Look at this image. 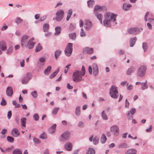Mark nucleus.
<instances>
[{
    "mask_svg": "<svg viewBox=\"0 0 154 154\" xmlns=\"http://www.w3.org/2000/svg\"><path fill=\"white\" fill-rule=\"evenodd\" d=\"M131 6V4L124 3L123 5L122 9L125 11H127L130 10Z\"/></svg>",
    "mask_w": 154,
    "mask_h": 154,
    "instance_id": "26",
    "label": "nucleus"
},
{
    "mask_svg": "<svg viewBox=\"0 0 154 154\" xmlns=\"http://www.w3.org/2000/svg\"><path fill=\"white\" fill-rule=\"evenodd\" d=\"M149 11H147L146 13L145 17H144V20L146 22H147V21H148L149 22L151 23L152 21H153L154 19L153 18H149L147 19V17L149 16Z\"/></svg>",
    "mask_w": 154,
    "mask_h": 154,
    "instance_id": "24",
    "label": "nucleus"
},
{
    "mask_svg": "<svg viewBox=\"0 0 154 154\" xmlns=\"http://www.w3.org/2000/svg\"><path fill=\"white\" fill-rule=\"evenodd\" d=\"M107 140V138L105 135L103 134L102 135L100 138V141L102 143H104Z\"/></svg>",
    "mask_w": 154,
    "mask_h": 154,
    "instance_id": "32",
    "label": "nucleus"
},
{
    "mask_svg": "<svg viewBox=\"0 0 154 154\" xmlns=\"http://www.w3.org/2000/svg\"><path fill=\"white\" fill-rule=\"evenodd\" d=\"M75 112V115L77 116H80L81 112L80 106H78L76 107Z\"/></svg>",
    "mask_w": 154,
    "mask_h": 154,
    "instance_id": "28",
    "label": "nucleus"
},
{
    "mask_svg": "<svg viewBox=\"0 0 154 154\" xmlns=\"http://www.w3.org/2000/svg\"><path fill=\"white\" fill-rule=\"evenodd\" d=\"M34 38H32L30 39L28 41L27 44L25 45V47L29 49H32L34 46L35 45V42H33V41L34 40Z\"/></svg>",
    "mask_w": 154,
    "mask_h": 154,
    "instance_id": "9",
    "label": "nucleus"
},
{
    "mask_svg": "<svg viewBox=\"0 0 154 154\" xmlns=\"http://www.w3.org/2000/svg\"><path fill=\"white\" fill-rule=\"evenodd\" d=\"M61 28L60 26H57L55 28V32L54 35L55 36L59 35L61 33Z\"/></svg>",
    "mask_w": 154,
    "mask_h": 154,
    "instance_id": "25",
    "label": "nucleus"
},
{
    "mask_svg": "<svg viewBox=\"0 0 154 154\" xmlns=\"http://www.w3.org/2000/svg\"><path fill=\"white\" fill-rule=\"evenodd\" d=\"M33 117L35 120L37 121L39 119V116L38 114L35 113L33 115Z\"/></svg>",
    "mask_w": 154,
    "mask_h": 154,
    "instance_id": "55",
    "label": "nucleus"
},
{
    "mask_svg": "<svg viewBox=\"0 0 154 154\" xmlns=\"http://www.w3.org/2000/svg\"><path fill=\"white\" fill-rule=\"evenodd\" d=\"M59 70V68H57L55 72H53L50 76V78L52 79L57 74Z\"/></svg>",
    "mask_w": 154,
    "mask_h": 154,
    "instance_id": "37",
    "label": "nucleus"
},
{
    "mask_svg": "<svg viewBox=\"0 0 154 154\" xmlns=\"http://www.w3.org/2000/svg\"><path fill=\"white\" fill-rule=\"evenodd\" d=\"M95 151L93 148H88L87 150L86 154H95Z\"/></svg>",
    "mask_w": 154,
    "mask_h": 154,
    "instance_id": "39",
    "label": "nucleus"
},
{
    "mask_svg": "<svg viewBox=\"0 0 154 154\" xmlns=\"http://www.w3.org/2000/svg\"><path fill=\"white\" fill-rule=\"evenodd\" d=\"M128 32L131 34H137L140 32L139 29L137 27L130 28L128 29Z\"/></svg>",
    "mask_w": 154,
    "mask_h": 154,
    "instance_id": "12",
    "label": "nucleus"
},
{
    "mask_svg": "<svg viewBox=\"0 0 154 154\" xmlns=\"http://www.w3.org/2000/svg\"><path fill=\"white\" fill-rule=\"evenodd\" d=\"M89 140L91 142L93 141L94 145H97L98 143L99 139L97 136H95L94 137L93 135H92L89 138Z\"/></svg>",
    "mask_w": 154,
    "mask_h": 154,
    "instance_id": "18",
    "label": "nucleus"
},
{
    "mask_svg": "<svg viewBox=\"0 0 154 154\" xmlns=\"http://www.w3.org/2000/svg\"><path fill=\"white\" fill-rule=\"evenodd\" d=\"M137 152V150L134 149H129L128 150L125 154H135Z\"/></svg>",
    "mask_w": 154,
    "mask_h": 154,
    "instance_id": "30",
    "label": "nucleus"
},
{
    "mask_svg": "<svg viewBox=\"0 0 154 154\" xmlns=\"http://www.w3.org/2000/svg\"><path fill=\"white\" fill-rule=\"evenodd\" d=\"M33 141L35 143L37 144H39L41 142V141L39 139L35 137L33 138Z\"/></svg>",
    "mask_w": 154,
    "mask_h": 154,
    "instance_id": "56",
    "label": "nucleus"
},
{
    "mask_svg": "<svg viewBox=\"0 0 154 154\" xmlns=\"http://www.w3.org/2000/svg\"><path fill=\"white\" fill-rule=\"evenodd\" d=\"M136 111L135 108H132L130 110L127 112V115L128 119V120H131L133 119V116L135 113Z\"/></svg>",
    "mask_w": 154,
    "mask_h": 154,
    "instance_id": "11",
    "label": "nucleus"
},
{
    "mask_svg": "<svg viewBox=\"0 0 154 154\" xmlns=\"http://www.w3.org/2000/svg\"><path fill=\"white\" fill-rule=\"evenodd\" d=\"M46 18V16H44L42 17H41L39 21L40 22H42L44 21Z\"/></svg>",
    "mask_w": 154,
    "mask_h": 154,
    "instance_id": "64",
    "label": "nucleus"
},
{
    "mask_svg": "<svg viewBox=\"0 0 154 154\" xmlns=\"http://www.w3.org/2000/svg\"><path fill=\"white\" fill-rule=\"evenodd\" d=\"M80 34L81 37H85L86 35V33L82 28L81 29Z\"/></svg>",
    "mask_w": 154,
    "mask_h": 154,
    "instance_id": "51",
    "label": "nucleus"
},
{
    "mask_svg": "<svg viewBox=\"0 0 154 154\" xmlns=\"http://www.w3.org/2000/svg\"><path fill=\"white\" fill-rule=\"evenodd\" d=\"M106 9L104 6H100L98 5H96L94 8L93 14L99 20L101 24L102 23L103 15L99 13V11H102Z\"/></svg>",
    "mask_w": 154,
    "mask_h": 154,
    "instance_id": "2",
    "label": "nucleus"
},
{
    "mask_svg": "<svg viewBox=\"0 0 154 154\" xmlns=\"http://www.w3.org/2000/svg\"><path fill=\"white\" fill-rule=\"evenodd\" d=\"M70 132L69 131H66L61 135L60 140L62 141H66L70 137Z\"/></svg>",
    "mask_w": 154,
    "mask_h": 154,
    "instance_id": "8",
    "label": "nucleus"
},
{
    "mask_svg": "<svg viewBox=\"0 0 154 154\" xmlns=\"http://www.w3.org/2000/svg\"><path fill=\"white\" fill-rule=\"evenodd\" d=\"M119 127L116 125L112 126L110 128L111 131L113 133L115 136H117L119 135Z\"/></svg>",
    "mask_w": 154,
    "mask_h": 154,
    "instance_id": "15",
    "label": "nucleus"
},
{
    "mask_svg": "<svg viewBox=\"0 0 154 154\" xmlns=\"http://www.w3.org/2000/svg\"><path fill=\"white\" fill-rule=\"evenodd\" d=\"M137 40L136 37H135L131 38L130 39L129 42L130 47H133L134 46L137 41Z\"/></svg>",
    "mask_w": 154,
    "mask_h": 154,
    "instance_id": "27",
    "label": "nucleus"
},
{
    "mask_svg": "<svg viewBox=\"0 0 154 154\" xmlns=\"http://www.w3.org/2000/svg\"><path fill=\"white\" fill-rule=\"evenodd\" d=\"M7 26L6 25L4 24L1 30L2 31L5 30H6L7 29Z\"/></svg>",
    "mask_w": 154,
    "mask_h": 154,
    "instance_id": "63",
    "label": "nucleus"
},
{
    "mask_svg": "<svg viewBox=\"0 0 154 154\" xmlns=\"http://www.w3.org/2000/svg\"><path fill=\"white\" fill-rule=\"evenodd\" d=\"M81 71L78 70H75L73 72L72 75V80L74 82H79L83 81L84 79L82 76Z\"/></svg>",
    "mask_w": 154,
    "mask_h": 154,
    "instance_id": "3",
    "label": "nucleus"
},
{
    "mask_svg": "<svg viewBox=\"0 0 154 154\" xmlns=\"http://www.w3.org/2000/svg\"><path fill=\"white\" fill-rule=\"evenodd\" d=\"M101 115V117L103 120H106L108 119V117L106 114V111L105 110H103L102 112Z\"/></svg>",
    "mask_w": 154,
    "mask_h": 154,
    "instance_id": "29",
    "label": "nucleus"
},
{
    "mask_svg": "<svg viewBox=\"0 0 154 154\" xmlns=\"http://www.w3.org/2000/svg\"><path fill=\"white\" fill-rule=\"evenodd\" d=\"M52 67L51 66H48L44 71V74L46 75H48Z\"/></svg>",
    "mask_w": 154,
    "mask_h": 154,
    "instance_id": "31",
    "label": "nucleus"
},
{
    "mask_svg": "<svg viewBox=\"0 0 154 154\" xmlns=\"http://www.w3.org/2000/svg\"><path fill=\"white\" fill-rule=\"evenodd\" d=\"M69 36L70 39L74 40L76 38V35L75 33H72L70 34L69 35Z\"/></svg>",
    "mask_w": 154,
    "mask_h": 154,
    "instance_id": "43",
    "label": "nucleus"
},
{
    "mask_svg": "<svg viewBox=\"0 0 154 154\" xmlns=\"http://www.w3.org/2000/svg\"><path fill=\"white\" fill-rule=\"evenodd\" d=\"M7 50V45L6 42L4 41L0 42V54L2 53V51Z\"/></svg>",
    "mask_w": 154,
    "mask_h": 154,
    "instance_id": "13",
    "label": "nucleus"
},
{
    "mask_svg": "<svg viewBox=\"0 0 154 154\" xmlns=\"http://www.w3.org/2000/svg\"><path fill=\"white\" fill-rule=\"evenodd\" d=\"M26 122V118L25 117L22 118L20 119V122L21 123V126L25 127Z\"/></svg>",
    "mask_w": 154,
    "mask_h": 154,
    "instance_id": "36",
    "label": "nucleus"
},
{
    "mask_svg": "<svg viewBox=\"0 0 154 154\" xmlns=\"http://www.w3.org/2000/svg\"><path fill=\"white\" fill-rule=\"evenodd\" d=\"M29 38V37L27 35H25L22 37L21 41V45L23 47H24L25 45H26L25 44L26 43Z\"/></svg>",
    "mask_w": 154,
    "mask_h": 154,
    "instance_id": "16",
    "label": "nucleus"
},
{
    "mask_svg": "<svg viewBox=\"0 0 154 154\" xmlns=\"http://www.w3.org/2000/svg\"><path fill=\"white\" fill-rule=\"evenodd\" d=\"M95 2V1L93 0H90L87 1V4L88 6L90 8H92Z\"/></svg>",
    "mask_w": 154,
    "mask_h": 154,
    "instance_id": "38",
    "label": "nucleus"
},
{
    "mask_svg": "<svg viewBox=\"0 0 154 154\" xmlns=\"http://www.w3.org/2000/svg\"><path fill=\"white\" fill-rule=\"evenodd\" d=\"M109 91V94L113 98H117L119 95L118 92L117 90V87L116 86H112Z\"/></svg>",
    "mask_w": 154,
    "mask_h": 154,
    "instance_id": "4",
    "label": "nucleus"
},
{
    "mask_svg": "<svg viewBox=\"0 0 154 154\" xmlns=\"http://www.w3.org/2000/svg\"><path fill=\"white\" fill-rule=\"evenodd\" d=\"M94 52L93 48H90L89 47H86L84 48L83 50V52L84 53H87L88 54H91Z\"/></svg>",
    "mask_w": 154,
    "mask_h": 154,
    "instance_id": "17",
    "label": "nucleus"
},
{
    "mask_svg": "<svg viewBox=\"0 0 154 154\" xmlns=\"http://www.w3.org/2000/svg\"><path fill=\"white\" fill-rule=\"evenodd\" d=\"M65 149L67 151H71L72 149V144L70 142L66 143L64 146Z\"/></svg>",
    "mask_w": 154,
    "mask_h": 154,
    "instance_id": "22",
    "label": "nucleus"
},
{
    "mask_svg": "<svg viewBox=\"0 0 154 154\" xmlns=\"http://www.w3.org/2000/svg\"><path fill=\"white\" fill-rule=\"evenodd\" d=\"M146 67L145 65H142L138 69L137 71V75L140 77L144 76L146 73Z\"/></svg>",
    "mask_w": 154,
    "mask_h": 154,
    "instance_id": "5",
    "label": "nucleus"
},
{
    "mask_svg": "<svg viewBox=\"0 0 154 154\" xmlns=\"http://www.w3.org/2000/svg\"><path fill=\"white\" fill-rule=\"evenodd\" d=\"M72 43H69L67 45L64 52L66 55L68 57H69L71 54L72 50Z\"/></svg>",
    "mask_w": 154,
    "mask_h": 154,
    "instance_id": "6",
    "label": "nucleus"
},
{
    "mask_svg": "<svg viewBox=\"0 0 154 154\" xmlns=\"http://www.w3.org/2000/svg\"><path fill=\"white\" fill-rule=\"evenodd\" d=\"M31 74L29 73H27L26 75L22 79L21 82L23 84H26L28 83V81L31 78Z\"/></svg>",
    "mask_w": 154,
    "mask_h": 154,
    "instance_id": "14",
    "label": "nucleus"
},
{
    "mask_svg": "<svg viewBox=\"0 0 154 154\" xmlns=\"http://www.w3.org/2000/svg\"><path fill=\"white\" fill-rule=\"evenodd\" d=\"M59 109V107H54L52 111V114L54 115L57 114Z\"/></svg>",
    "mask_w": 154,
    "mask_h": 154,
    "instance_id": "44",
    "label": "nucleus"
},
{
    "mask_svg": "<svg viewBox=\"0 0 154 154\" xmlns=\"http://www.w3.org/2000/svg\"><path fill=\"white\" fill-rule=\"evenodd\" d=\"M46 61V59L45 58L43 57H40L38 60V63H39V62L43 63H44Z\"/></svg>",
    "mask_w": 154,
    "mask_h": 154,
    "instance_id": "54",
    "label": "nucleus"
},
{
    "mask_svg": "<svg viewBox=\"0 0 154 154\" xmlns=\"http://www.w3.org/2000/svg\"><path fill=\"white\" fill-rule=\"evenodd\" d=\"M142 48L144 52L147 50V44L146 43H143L142 45Z\"/></svg>",
    "mask_w": 154,
    "mask_h": 154,
    "instance_id": "49",
    "label": "nucleus"
},
{
    "mask_svg": "<svg viewBox=\"0 0 154 154\" xmlns=\"http://www.w3.org/2000/svg\"><path fill=\"white\" fill-rule=\"evenodd\" d=\"M64 11L61 9H59L57 11L56 15V17L55 18V20L57 21H60L63 18L64 15Z\"/></svg>",
    "mask_w": 154,
    "mask_h": 154,
    "instance_id": "7",
    "label": "nucleus"
},
{
    "mask_svg": "<svg viewBox=\"0 0 154 154\" xmlns=\"http://www.w3.org/2000/svg\"><path fill=\"white\" fill-rule=\"evenodd\" d=\"M49 28V26L48 23H45L43 25V31L44 32L48 31Z\"/></svg>",
    "mask_w": 154,
    "mask_h": 154,
    "instance_id": "34",
    "label": "nucleus"
},
{
    "mask_svg": "<svg viewBox=\"0 0 154 154\" xmlns=\"http://www.w3.org/2000/svg\"><path fill=\"white\" fill-rule=\"evenodd\" d=\"M136 70V68L135 67L132 66L129 68L127 70L126 72V74L127 75H130L134 72Z\"/></svg>",
    "mask_w": 154,
    "mask_h": 154,
    "instance_id": "19",
    "label": "nucleus"
},
{
    "mask_svg": "<svg viewBox=\"0 0 154 154\" xmlns=\"http://www.w3.org/2000/svg\"><path fill=\"white\" fill-rule=\"evenodd\" d=\"M12 116V113L11 111H9L8 112L7 114V117L8 119H10Z\"/></svg>",
    "mask_w": 154,
    "mask_h": 154,
    "instance_id": "60",
    "label": "nucleus"
},
{
    "mask_svg": "<svg viewBox=\"0 0 154 154\" xmlns=\"http://www.w3.org/2000/svg\"><path fill=\"white\" fill-rule=\"evenodd\" d=\"M7 95L8 96H11L13 94V91L12 88L11 86L8 87L6 90Z\"/></svg>",
    "mask_w": 154,
    "mask_h": 154,
    "instance_id": "23",
    "label": "nucleus"
},
{
    "mask_svg": "<svg viewBox=\"0 0 154 154\" xmlns=\"http://www.w3.org/2000/svg\"><path fill=\"white\" fill-rule=\"evenodd\" d=\"M129 103V102L128 101L127 99H126L125 100V107L126 108H128Z\"/></svg>",
    "mask_w": 154,
    "mask_h": 154,
    "instance_id": "62",
    "label": "nucleus"
},
{
    "mask_svg": "<svg viewBox=\"0 0 154 154\" xmlns=\"http://www.w3.org/2000/svg\"><path fill=\"white\" fill-rule=\"evenodd\" d=\"M31 94L33 97L35 99L36 98L38 97V94L36 91H34L32 92Z\"/></svg>",
    "mask_w": 154,
    "mask_h": 154,
    "instance_id": "47",
    "label": "nucleus"
},
{
    "mask_svg": "<svg viewBox=\"0 0 154 154\" xmlns=\"http://www.w3.org/2000/svg\"><path fill=\"white\" fill-rule=\"evenodd\" d=\"M61 53L62 51L59 50H57L55 51L54 55L56 59H57L59 57L60 55L61 54Z\"/></svg>",
    "mask_w": 154,
    "mask_h": 154,
    "instance_id": "35",
    "label": "nucleus"
},
{
    "mask_svg": "<svg viewBox=\"0 0 154 154\" xmlns=\"http://www.w3.org/2000/svg\"><path fill=\"white\" fill-rule=\"evenodd\" d=\"M66 88L68 89L71 90L73 88V87L69 83H68L67 84Z\"/></svg>",
    "mask_w": 154,
    "mask_h": 154,
    "instance_id": "61",
    "label": "nucleus"
},
{
    "mask_svg": "<svg viewBox=\"0 0 154 154\" xmlns=\"http://www.w3.org/2000/svg\"><path fill=\"white\" fill-rule=\"evenodd\" d=\"M23 20L20 18L18 17L16 19L15 21V22L17 24H18L21 23L22 22Z\"/></svg>",
    "mask_w": 154,
    "mask_h": 154,
    "instance_id": "48",
    "label": "nucleus"
},
{
    "mask_svg": "<svg viewBox=\"0 0 154 154\" xmlns=\"http://www.w3.org/2000/svg\"><path fill=\"white\" fill-rule=\"evenodd\" d=\"M11 134L13 136L15 137H18L20 134L18 129L16 128H14L12 129Z\"/></svg>",
    "mask_w": 154,
    "mask_h": 154,
    "instance_id": "21",
    "label": "nucleus"
},
{
    "mask_svg": "<svg viewBox=\"0 0 154 154\" xmlns=\"http://www.w3.org/2000/svg\"><path fill=\"white\" fill-rule=\"evenodd\" d=\"M39 138L42 139H46L47 138V137L46 134L44 132H43L40 135Z\"/></svg>",
    "mask_w": 154,
    "mask_h": 154,
    "instance_id": "52",
    "label": "nucleus"
},
{
    "mask_svg": "<svg viewBox=\"0 0 154 154\" xmlns=\"http://www.w3.org/2000/svg\"><path fill=\"white\" fill-rule=\"evenodd\" d=\"M22 150L18 148L14 149L12 152L13 154H22Z\"/></svg>",
    "mask_w": 154,
    "mask_h": 154,
    "instance_id": "33",
    "label": "nucleus"
},
{
    "mask_svg": "<svg viewBox=\"0 0 154 154\" xmlns=\"http://www.w3.org/2000/svg\"><path fill=\"white\" fill-rule=\"evenodd\" d=\"M81 73H82V75H84L85 73V70L84 66L83 65L82 67L81 71Z\"/></svg>",
    "mask_w": 154,
    "mask_h": 154,
    "instance_id": "53",
    "label": "nucleus"
},
{
    "mask_svg": "<svg viewBox=\"0 0 154 154\" xmlns=\"http://www.w3.org/2000/svg\"><path fill=\"white\" fill-rule=\"evenodd\" d=\"M116 15L110 12L106 13L104 15V20L103 21L104 25L106 27H110L111 23L116 24L117 23L116 21Z\"/></svg>",
    "mask_w": 154,
    "mask_h": 154,
    "instance_id": "1",
    "label": "nucleus"
},
{
    "mask_svg": "<svg viewBox=\"0 0 154 154\" xmlns=\"http://www.w3.org/2000/svg\"><path fill=\"white\" fill-rule=\"evenodd\" d=\"M42 49V47L40 43L38 44V45L36 47L35 51L38 52L40 51Z\"/></svg>",
    "mask_w": 154,
    "mask_h": 154,
    "instance_id": "45",
    "label": "nucleus"
},
{
    "mask_svg": "<svg viewBox=\"0 0 154 154\" xmlns=\"http://www.w3.org/2000/svg\"><path fill=\"white\" fill-rule=\"evenodd\" d=\"M7 103L6 101L3 98L2 101L1 103V105L2 106H5L6 105Z\"/></svg>",
    "mask_w": 154,
    "mask_h": 154,
    "instance_id": "57",
    "label": "nucleus"
},
{
    "mask_svg": "<svg viewBox=\"0 0 154 154\" xmlns=\"http://www.w3.org/2000/svg\"><path fill=\"white\" fill-rule=\"evenodd\" d=\"M13 48L12 46H10L8 49H7V51H6V54H11L13 51Z\"/></svg>",
    "mask_w": 154,
    "mask_h": 154,
    "instance_id": "41",
    "label": "nucleus"
},
{
    "mask_svg": "<svg viewBox=\"0 0 154 154\" xmlns=\"http://www.w3.org/2000/svg\"><path fill=\"white\" fill-rule=\"evenodd\" d=\"M75 28L74 26L71 23L69 27V29L70 31L73 30Z\"/></svg>",
    "mask_w": 154,
    "mask_h": 154,
    "instance_id": "59",
    "label": "nucleus"
},
{
    "mask_svg": "<svg viewBox=\"0 0 154 154\" xmlns=\"http://www.w3.org/2000/svg\"><path fill=\"white\" fill-rule=\"evenodd\" d=\"M127 147H128V145L125 143H121L118 146V148L119 149L124 148Z\"/></svg>",
    "mask_w": 154,
    "mask_h": 154,
    "instance_id": "40",
    "label": "nucleus"
},
{
    "mask_svg": "<svg viewBox=\"0 0 154 154\" xmlns=\"http://www.w3.org/2000/svg\"><path fill=\"white\" fill-rule=\"evenodd\" d=\"M140 85H141V88L142 90H144L145 89H147L148 86L147 85H145L143 83H141Z\"/></svg>",
    "mask_w": 154,
    "mask_h": 154,
    "instance_id": "50",
    "label": "nucleus"
},
{
    "mask_svg": "<svg viewBox=\"0 0 154 154\" xmlns=\"http://www.w3.org/2000/svg\"><path fill=\"white\" fill-rule=\"evenodd\" d=\"M93 70V74L95 76L98 75L99 72V69L97 65L95 63H93L92 65Z\"/></svg>",
    "mask_w": 154,
    "mask_h": 154,
    "instance_id": "20",
    "label": "nucleus"
},
{
    "mask_svg": "<svg viewBox=\"0 0 154 154\" xmlns=\"http://www.w3.org/2000/svg\"><path fill=\"white\" fill-rule=\"evenodd\" d=\"M152 125H150L149 128H147L146 129V131L147 132H151L152 130Z\"/></svg>",
    "mask_w": 154,
    "mask_h": 154,
    "instance_id": "58",
    "label": "nucleus"
},
{
    "mask_svg": "<svg viewBox=\"0 0 154 154\" xmlns=\"http://www.w3.org/2000/svg\"><path fill=\"white\" fill-rule=\"evenodd\" d=\"M7 141L10 143H12L14 142V138L12 137L8 136L7 137Z\"/></svg>",
    "mask_w": 154,
    "mask_h": 154,
    "instance_id": "46",
    "label": "nucleus"
},
{
    "mask_svg": "<svg viewBox=\"0 0 154 154\" xmlns=\"http://www.w3.org/2000/svg\"><path fill=\"white\" fill-rule=\"evenodd\" d=\"M72 11L71 9H69L68 11L67 16L66 18L67 21H68L70 18L72 14Z\"/></svg>",
    "mask_w": 154,
    "mask_h": 154,
    "instance_id": "42",
    "label": "nucleus"
},
{
    "mask_svg": "<svg viewBox=\"0 0 154 154\" xmlns=\"http://www.w3.org/2000/svg\"><path fill=\"white\" fill-rule=\"evenodd\" d=\"M84 28L87 31H89L90 30L92 26V22L88 20H85L84 24Z\"/></svg>",
    "mask_w": 154,
    "mask_h": 154,
    "instance_id": "10",
    "label": "nucleus"
}]
</instances>
